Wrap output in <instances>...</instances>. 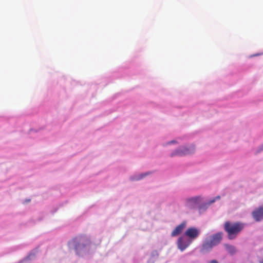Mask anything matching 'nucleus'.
Segmentation results:
<instances>
[{"mask_svg": "<svg viewBox=\"0 0 263 263\" xmlns=\"http://www.w3.org/2000/svg\"><path fill=\"white\" fill-rule=\"evenodd\" d=\"M90 244V240L85 235H78L68 242V245L73 248L76 253L79 254Z\"/></svg>", "mask_w": 263, "mask_h": 263, "instance_id": "1", "label": "nucleus"}, {"mask_svg": "<svg viewBox=\"0 0 263 263\" xmlns=\"http://www.w3.org/2000/svg\"><path fill=\"white\" fill-rule=\"evenodd\" d=\"M222 239V233L218 232L211 235L206 238L202 243L201 252L202 253L209 252L212 250L213 247L218 245Z\"/></svg>", "mask_w": 263, "mask_h": 263, "instance_id": "2", "label": "nucleus"}, {"mask_svg": "<svg viewBox=\"0 0 263 263\" xmlns=\"http://www.w3.org/2000/svg\"><path fill=\"white\" fill-rule=\"evenodd\" d=\"M244 227L245 224L240 222H231L226 221L224 224V229L228 233V237L229 239L235 238Z\"/></svg>", "mask_w": 263, "mask_h": 263, "instance_id": "3", "label": "nucleus"}, {"mask_svg": "<svg viewBox=\"0 0 263 263\" xmlns=\"http://www.w3.org/2000/svg\"><path fill=\"white\" fill-rule=\"evenodd\" d=\"M195 148L193 145H190L187 147H181L173 152L171 154V156H183L193 153L195 152Z\"/></svg>", "mask_w": 263, "mask_h": 263, "instance_id": "4", "label": "nucleus"}, {"mask_svg": "<svg viewBox=\"0 0 263 263\" xmlns=\"http://www.w3.org/2000/svg\"><path fill=\"white\" fill-rule=\"evenodd\" d=\"M200 233V231L199 229L195 227H191L186 230L184 234L192 241L199 236Z\"/></svg>", "mask_w": 263, "mask_h": 263, "instance_id": "5", "label": "nucleus"}, {"mask_svg": "<svg viewBox=\"0 0 263 263\" xmlns=\"http://www.w3.org/2000/svg\"><path fill=\"white\" fill-rule=\"evenodd\" d=\"M192 243V241L184 236L180 237L177 241L178 248L182 251L184 250Z\"/></svg>", "mask_w": 263, "mask_h": 263, "instance_id": "6", "label": "nucleus"}, {"mask_svg": "<svg viewBox=\"0 0 263 263\" xmlns=\"http://www.w3.org/2000/svg\"><path fill=\"white\" fill-rule=\"evenodd\" d=\"M253 218L256 221L263 219V205L255 209L252 213Z\"/></svg>", "mask_w": 263, "mask_h": 263, "instance_id": "7", "label": "nucleus"}, {"mask_svg": "<svg viewBox=\"0 0 263 263\" xmlns=\"http://www.w3.org/2000/svg\"><path fill=\"white\" fill-rule=\"evenodd\" d=\"M201 199V198L200 196H196L189 198L187 200L186 205L189 208H193L200 202Z\"/></svg>", "mask_w": 263, "mask_h": 263, "instance_id": "8", "label": "nucleus"}, {"mask_svg": "<svg viewBox=\"0 0 263 263\" xmlns=\"http://www.w3.org/2000/svg\"><path fill=\"white\" fill-rule=\"evenodd\" d=\"M186 223L185 221L182 222L181 224L177 226L176 228L172 231L171 236L174 237L180 234L183 230L185 228Z\"/></svg>", "mask_w": 263, "mask_h": 263, "instance_id": "9", "label": "nucleus"}, {"mask_svg": "<svg viewBox=\"0 0 263 263\" xmlns=\"http://www.w3.org/2000/svg\"><path fill=\"white\" fill-rule=\"evenodd\" d=\"M224 247L228 252L230 253L231 255H234V254L236 253L237 251L236 248L232 245L226 244L224 245Z\"/></svg>", "mask_w": 263, "mask_h": 263, "instance_id": "10", "label": "nucleus"}, {"mask_svg": "<svg viewBox=\"0 0 263 263\" xmlns=\"http://www.w3.org/2000/svg\"><path fill=\"white\" fill-rule=\"evenodd\" d=\"M220 199V196H216L213 200H211L210 202H209V204H211V203H213L214 202H215V201L217 199Z\"/></svg>", "mask_w": 263, "mask_h": 263, "instance_id": "11", "label": "nucleus"}, {"mask_svg": "<svg viewBox=\"0 0 263 263\" xmlns=\"http://www.w3.org/2000/svg\"><path fill=\"white\" fill-rule=\"evenodd\" d=\"M210 263H218V261L216 260H212Z\"/></svg>", "mask_w": 263, "mask_h": 263, "instance_id": "12", "label": "nucleus"}, {"mask_svg": "<svg viewBox=\"0 0 263 263\" xmlns=\"http://www.w3.org/2000/svg\"><path fill=\"white\" fill-rule=\"evenodd\" d=\"M145 175H146V174H142V175H141V176L139 179L142 178H143V177H144Z\"/></svg>", "mask_w": 263, "mask_h": 263, "instance_id": "13", "label": "nucleus"}, {"mask_svg": "<svg viewBox=\"0 0 263 263\" xmlns=\"http://www.w3.org/2000/svg\"><path fill=\"white\" fill-rule=\"evenodd\" d=\"M260 151H263V144L260 146Z\"/></svg>", "mask_w": 263, "mask_h": 263, "instance_id": "14", "label": "nucleus"}, {"mask_svg": "<svg viewBox=\"0 0 263 263\" xmlns=\"http://www.w3.org/2000/svg\"><path fill=\"white\" fill-rule=\"evenodd\" d=\"M174 142H175V141H172L170 142V143H174Z\"/></svg>", "mask_w": 263, "mask_h": 263, "instance_id": "15", "label": "nucleus"}, {"mask_svg": "<svg viewBox=\"0 0 263 263\" xmlns=\"http://www.w3.org/2000/svg\"><path fill=\"white\" fill-rule=\"evenodd\" d=\"M261 263H263V261L261 262Z\"/></svg>", "mask_w": 263, "mask_h": 263, "instance_id": "16", "label": "nucleus"}]
</instances>
